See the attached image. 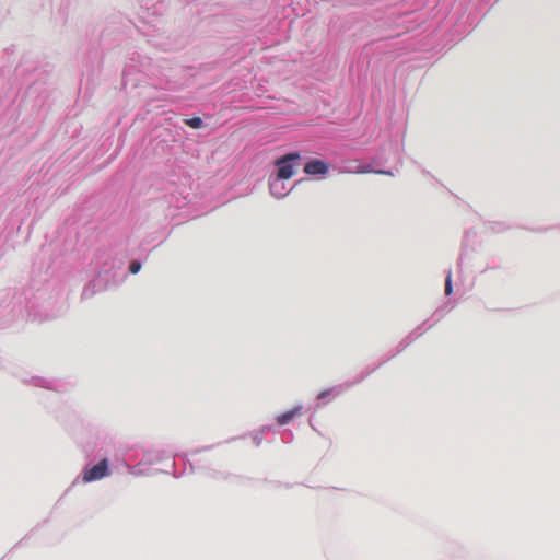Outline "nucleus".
<instances>
[{"label": "nucleus", "instance_id": "4", "mask_svg": "<svg viewBox=\"0 0 560 560\" xmlns=\"http://www.w3.org/2000/svg\"><path fill=\"white\" fill-rule=\"evenodd\" d=\"M349 172L355 174L377 173L393 176V173L390 171H374L371 164H357L355 167L350 170Z\"/></svg>", "mask_w": 560, "mask_h": 560}, {"label": "nucleus", "instance_id": "6", "mask_svg": "<svg viewBox=\"0 0 560 560\" xmlns=\"http://www.w3.org/2000/svg\"><path fill=\"white\" fill-rule=\"evenodd\" d=\"M185 122L187 126L195 128V129H198L202 126V120L199 117L189 118Z\"/></svg>", "mask_w": 560, "mask_h": 560}, {"label": "nucleus", "instance_id": "3", "mask_svg": "<svg viewBox=\"0 0 560 560\" xmlns=\"http://www.w3.org/2000/svg\"><path fill=\"white\" fill-rule=\"evenodd\" d=\"M328 170L329 165L322 160H311L304 166V172L308 175H325Z\"/></svg>", "mask_w": 560, "mask_h": 560}, {"label": "nucleus", "instance_id": "2", "mask_svg": "<svg viewBox=\"0 0 560 560\" xmlns=\"http://www.w3.org/2000/svg\"><path fill=\"white\" fill-rule=\"evenodd\" d=\"M108 474V462L107 459H102L98 464L94 465L91 468H86L83 474L84 482H92L95 480H100Z\"/></svg>", "mask_w": 560, "mask_h": 560}, {"label": "nucleus", "instance_id": "8", "mask_svg": "<svg viewBox=\"0 0 560 560\" xmlns=\"http://www.w3.org/2000/svg\"><path fill=\"white\" fill-rule=\"evenodd\" d=\"M452 291H453L452 275H451V272H448L446 280H445V294L451 295Z\"/></svg>", "mask_w": 560, "mask_h": 560}, {"label": "nucleus", "instance_id": "5", "mask_svg": "<svg viewBox=\"0 0 560 560\" xmlns=\"http://www.w3.org/2000/svg\"><path fill=\"white\" fill-rule=\"evenodd\" d=\"M301 409L302 407L298 406L287 412L281 413L280 416L277 417L278 424H288L296 415L300 413Z\"/></svg>", "mask_w": 560, "mask_h": 560}, {"label": "nucleus", "instance_id": "1", "mask_svg": "<svg viewBox=\"0 0 560 560\" xmlns=\"http://www.w3.org/2000/svg\"><path fill=\"white\" fill-rule=\"evenodd\" d=\"M300 159V154L298 152L288 153L282 158L276 161V165L278 166L277 177L278 179H289L294 174V165L293 162Z\"/></svg>", "mask_w": 560, "mask_h": 560}, {"label": "nucleus", "instance_id": "7", "mask_svg": "<svg viewBox=\"0 0 560 560\" xmlns=\"http://www.w3.org/2000/svg\"><path fill=\"white\" fill-rule=\"evenodd\" d=\"M141 269V262L138 261V260H132L129 265V271L132 273V275H136L140 271Z\"/></svg>", "mask_w": 560, "mask_h": 560}, {"label": "nucleus", "instance_id": "9", "mask_svg": "<svg viewBox=\"0 0 560 560\" xmlns=\"http://www.w3.org/2000/svg\"><path fill=\"white\" fill-rule=\"evenodd\" d=\"M328 394H329V392H328V390H324V392H322V393L318 395V398H319V399H322V398L326 397Z\"/></svg>", "mask_w": 560, "mask_h": 560}]
</instances>
